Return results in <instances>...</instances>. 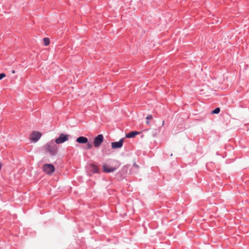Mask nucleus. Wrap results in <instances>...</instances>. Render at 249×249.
Instances as JSON below:
<instances>
[{
  "mask_svg": "<svg viewBox=\"0 0 249 249\" xmlns=\"http://www.w3.org/2000/svg\"><path fill=\"white\" fill-rule=\"evenodd\" d=\"M44 148L46 151L49 152L52 156L55 155L58 151L57 146L51 143H48L45 145Z\"/></svg>",
  "mask_w": 249,
  "mask_h": 249,
  "instance_id": "nucleus-1",
  "label": "nucleus"
},
{
  "mask_svg": "<svg viewBox=\"0 0 249 249\" xmlns=\"http://www.w3.org/2000/svg\"><path fill=\"white\" fill-rule=\"evenodd\" d=\"M44 172L48 175H52L54 171V166L52 164H45L42 167Z\"/></svg>",
  "mask_w": 249,
  "mask_h": 249,
  "instance_id": "nucleus-2",
  "label": "nucleus"
},
{
  "mask_svg": "<svg viewBox=\"0 0 249 249\" xmlns=\"http://www.w3.org/2000/svg\"><path fill=\"white\" fill-rule=\"evenodd\" d=\"M104 141V136L102 134L98 135L93 140V145L95 147H99Z\"/></svg>",
  "mask_w": 249,
  "mask_h": 249,
  "instance_id": "nucleus-3",
  "label": "nucleus"
},
{
  "mask_svg": "<svg viewBox=\"0 0 249 249\" xmlns=\"http://www.w3.org/2000/svg\"><path fill=\"white\" fill-rule=\"evenodd\" d=\"M69 135L67 134H61L58 138L55 139V142L57 144H60L69 140Z\"/></svg>",
  "mask_w": 249,
  "mask_h": 249,
  "instance_id": "nucleus-4",
  "label": "nucleus"
},
{
  "mask_svg": "<svg viewBox=\"0 0 249 249\" xmlns=\"http://www.w3.org/2000/svg\"><path fill=\"white\" fill-rule=\"evenodd\" d=\"M42 136L41 132L35 131L32 132L31 135L30 139L34 142H36Z\"/></svg>",
  "mask_w": 249,
  "mask_h": 249,
  "instance_id": "nucleus-5",
  "label": "nucleus"
},
{
  "mask_svg": "<svg viewBox=\"0 0 249 249\" xmlns=\"http://www.w3.org/2000/svg\"><path fill=\"white\" fill-rule=\"evenodd\" d=\"M117 167H111L106 163H104L103 165V172H106V173L113 172L114 171H116L117 170Z\"/></svg>",
  "mask_w": 249,
  "mask_h": 249,
  "instance_id": "nucleus-6",
  "label": "nucleus"
},
{
  "mask_svg": "<svg viewBox=\"0 0 249 249\" xmlns=\"http://www.w3.org/2000/svg\"><path fill=\"white\" fill-rule=\"evenodd\" d=\"M124 139H121L119 142H111V147L113 149L121 148L123 146Z\"/></svg>",
  "mask_w": 249,
  "mask_h": 249,
  "instance_id": "nucleus-7",
  "label": "nucleus"
},
{
  "mask_svg": "<svg viewBox=\"0 0 249 249\" xmlns=\"http://www.w3.org/2000/svg\"><path fill=\"white\" fill-rule=\"evenodd\" d=\"M76 142L79 143H86L88 142V140L87 138L80 136L77 138Z\"/></svg>",
  "mask_w": 249,
  "mask_h": 249,
  "instance_id": "nucleus-8",
  "label": "nucleus"
},
{
  "mask_svg": "<svg viewBox=\"0 0 249 249\" xmlns=\"http://www.w3.org/2000/svg\"><path fill=\"white\" fill-rule=\"evenodd\" d=\"M140 134L139 132L138 131H132L128 134H126V137L128 138H134L137 135H138Z\"/></svg>",
  "mask_w": 249,
  "mask_h": 249,
  "instance_id": "nucleus-9",
  "label": "nucleus"
},
{
  "mask_svg": "<svg viewBox=\"0 0 249 249\" xmlns=\"http://www.w3.org/2000/svg\"><path fill=\"white\" fill-rule=\"evenodd\" d=\"M90 166L91 167V171L93 173H95L98 172V167L97 165H95L94 164H91Z\"/></svg>",
  "mask_w": 249,
  "mask_h": 249,
  "instance_id": "nucleus-10",
  "label": "nucleus"
},
{
  "mask_svg": "<svg viewBox=\"0 0 249 249\" xmlns=\"http://www.w3.org/2000/svg\"><path fill=\"white\" fill-rule=\"evenodd\" d=\"M152 119H153V117H152V115H148L146 118V119L147 120L146 121V124L147 125H150V124L149 120H152Z\"/></svg>",
  "mask_w": 249,
  "mask_h": 249,
  "instance_id": "nucleus-11",
  "label": "nucleus"
},
{
  "mask_svg": "<svg viewBox=\"0 0 249 249\" xmlns=\"http://www.w3.org/2000/svg\"><path fill=\"white\" fill-rule=\"evenodd\" d=\"M43 42L45 46H48L50 44V39L49 38H44L43 39Z\"/></svg>",
  "mask_w": 249,
  "mask_h": 249,
  "instance_id": "nucleus-12",
  "label": "nucleus"
},
{
  "mask_svg": "<svg viewBox=\"0 0 249 249\" xmlns=\"http://www.w3.org/2000/svg\"><path fill=\"white\" fill-rule=\"evenodd\" d=\"M220 108L217 107L212 111V114H218L220 112Z\"/></svg>",
  "mask_w": 249,
  "mask_h": 249,
  "instance_id": "nucleus-13",
  "label": "nucleus"
},
{
  "mask_svg": "<svg viewBox=\"0 0 249 249\" xmlns=\"http://www.w3.org/2000/svg\"><path fill=\"white\" fill-rule=\"evenodd\" d=\"M92 147V144L90 143H88L87 144V149H90Z\"/></svg>",
  "mask_w": 249,
  "mask_h": 249,
  "instance_id": "nucleus-14",
  "label": "nucleus"
},
{
  "mask_svg": "<svg viewBox=\"0 0 249 249\" xmlns=\"http://www.w3.org/2000/svg\"><path fill=\"white\" fill-rule=\"evenodd\" d=\"M4 77H5V74L4 73H0V80Z\"/></svg>",
  "mask_w": 249,
  "mask_h": 249,
  "instance_id": "nucleus-15",
  "label": "nucleus"
},
{
  "mask_svg": "<svg viewBox=\"0 0 249 249\" xmlns=\"http://www.w3.org/2000/svg\"><path fill=\"white\" fill-rule=\"evenodd\" d=\"M152 131H153V132H152V137H155V136H156V135H157L156 132H155V130H153Z\"/></svg>",
  "mask_w": 249,
  "mask_h": 249,
  "instance_id": "nucleus-16",
  "label": "nucleus"
},
{
  "mask_svg": "<svg viewBox=\"0 0 249 249\" xmlns=\"http://www.w3.org/2000/svg\"><path fill=\"white\" fill-rule=\"evenodd\" d=\"M133 166L137 169H138L139 168V166L138 165H137L136 162H134Z\"/></svg>",
  "mask_w": 249,
  "mask_h": 249,
  "instance_id": "nucleus-17",
  "label": "nucleus"
},
{
  "mask_svg": "<svg viewBox=\"0 0 249 249\" xmlns=\"http://www.w3.org/2000/svg\"><path fill=\"white\" fill-rule=\"evenodd\" d=\"M164 125V121H163L162 122V126H163Z\"/></svg>",
  "mask_w": 249,
  "mask_h": 249,
  "instance_id": "nucleus-18",
  "label": "nucleus"
},
{
  "mask_svg": "<svg viewBox=\"0 0 249 249\" xmlns=\"http://www.w3.org/2000/svg\"><path fill=\"white\" fill-rule=\"evenodd\" d=\"M2 164L0 163V170L1 169Z\"/></svg>",
  "mask_w": 249,
  "mask_h": 249,
  "instance_id": "nucleus-19",
  "label": "nucleus"
},
{
  "mask_svg": "<svg viewBox=\"0 0 249 249\" xmlns=\"http://www.w3.org/2000/svg\"><path fill=\"white\" fill-rule=\"evenodd\" d=\"M12 73H15V71L14 70H13V71H12Z\"/></svg>",
  "mask_w": 249,
  "mask_h": 249,
  "instance_id": "nucleus-20",
  "label": "nucleus"
}]
</instances>
